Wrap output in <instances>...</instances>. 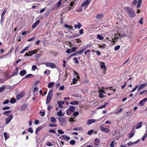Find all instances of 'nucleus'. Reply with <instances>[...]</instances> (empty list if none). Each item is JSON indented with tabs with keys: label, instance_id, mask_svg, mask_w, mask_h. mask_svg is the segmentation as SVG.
<instances>
[{
	"label": "nucleus",
	"instance_id": "39",
	"mask_svg": "<svg viewBox=\"0 0 147 147\" xmlns=\"http://www.w3.org/2000/svg\"><path fill=\"white\" fill-rule=\"evenodd\" d=\"M82 7L81 6L78 9L76 10V11L80 13L82 11Z\"/></svg>",
	"mask_w": 147,
	"mask_h": 147
},
{
	"label": "nucleus",
	"instance_id": "50",
	"mask_svg": "<svg viewBox=\"0 0 147 147\" xmlns=\"http://www.w3.org/2000/svg\"><path fill=\"white\" fill-rule=\"evenodd\" d=\"M3 135L5 140L8 138V137H7V134L6 132H5L3 133Z\"/></svg>",
	"mask_w": 147,
	"mask_h": 147
},
{
	"label": "nucleus",
	"instance_id": "55",
	"mask_svg": "<svg viewBox=\"0 0 147 147\" xmlns=\"http://www.w3.org/2000/svg\"><path fill=\"white\" fill-rule=\"evenodd\" d=\"M28 131L31 133H32L33 132L32 129L31 127H30L28 128Z\"/></svg>",
	"mask_w": 147,
	"mask_h": 147
},
{
	"label": "nucleus",
	"instance_id": "10",
	"mask_svg": "<svg viewBox=\"0 0 147 147\" xmlns=\"http://www.w3.org/2000/svg\"><path fill=\"white\" fill-rule=\"evenodd\" d=\"M96 121V120L95 119H89L87 121V125H90L92 123L95 122Z\"/></svg>",
	"mask_w": 147,
	"mask_h": 147
},
{
	"label": "nucleus",
	"instance_id": "35",
	"mask_svg": "<svg viewBox=\"0 0 147 147\" xmlns=\"http://www.w3.org/2000/svg\"><path fill=\"white\" fill-rule=\"evenodd\" d=\"M56 121L55 118L54 117H51V121L53 123H55Z\"/></svg>",
	"mask_w": 147,
	"mask_h": 147
},
{
	"label": "nucleus",
	"instance_id": "30",
	"mask_svg": "<svg viewBox=\"0 0 147 147\" xmlns=\"http://www.w3.org/2000/svg\"><path fill=\"white\" fill-rule=\"evenodd\" d=\"M16 100L15 98H12L10 100V102L12 104H14L16 102Z\"/></svg>",
	"mask_w": 147,
	"mask_h": 147
},
{
	"label": "nucleus",
	"instance_id": "41",
	"mask_svg": "<svg viewBox=\"0 0 147 147\" xmlns=\"http://www.w3.org/2000/svg\"><path fill=\"white\" fill-rule=\"evenodd\" d=\"M57 104L58 105L59 107L61 108L63 107V106L62 104L61 103L60 101H59L57 102Z\"/></svg>",
	"mask_w": 147,
	"mask_h": 147
},
{
	"label": "nucleus",
	"instance_id": "64",
	"mask_svg": "<svg viewBox=\"0 0 147 147\" xmlns=\"http://www.w3.org/2000/svg\"><path fill=\"white\" fill-rule=\"evenodd\" d=\"M49 132L52 133L53 134H55L56 133V131L53 129H50L49 131Z\"/></svg>",
	"mask_w": 147,
	"mask_h": 147
},
{
	"label": "nucleus",
	"instance_id": "15",
	"mask_svg": "<svg viewBox=\"0 0 147 147\" xmlns=\"http://www.w3.org/2000/svg\"><path fill=\"white\" fill-rule=\"evenodd\" d=\"M100 67L102 68L105 71L107 69L104 63L102 62L101 63Z\"/></svg>",
	"mask_w": 147,
	"mask_h": 147
},
{
	"label": "nucleus",
	"instance_id": "49",
	"mask_svg": "<svg viewBox=\"0 0 147 147\" xmlns=\"http://www.w3.org/2000/svg\"><path fill=\"white\" fill-rule=\"evenodd\" d=\"M120 47V46L119 45L116 46L114 48V50L115 51H117L119 49Z\"/></svg>",
	"mask_w": 147,
	"mask_h": 147
},
{
	"label": "nucleus",
	"instance_id": "57",
	"mask_svg": "<svg viewBox=\"0 0 147 147\" xmlns=\"http://www.w3.org/2000/svg\"><path fill=\"white\" fill-rule=\"evenodd\" d=\"M77 79L75 78H73V83L75 84L76 83V82L77 81Z\"/></svg>",
	"mask_w": 147,
	"mask_h": 147
},
{
	"label": "nucleus",
	"instance_id": "59",
	"mask_svg": "<svg viewBox=\"0 0 147 147\" xmlns=\"http://www.w3.org/2000/svg\"><path fill=\"white\" fill-rule=\"evenodd\" d=\"M58 132L61 134H63L64 133V132L62 131L61 130H58L57 131Z\"/></svg>",
	"mask_w": 147,
	"mask_h": 147
},
{
	"label": "nucleus",
	"instance_id": "31",
	"mask_svg": "<svg viewBox=\"0 0 147 147\" xmlns=\"http://www.w3.org/2000/svg\"><path fill=\"white\" fill-rule=\"evenodd\" d=\"M94 141L95 142V145L96 146H98V145L100 142L98 138H96L94 140Z\"/></svg>",
	"mask_w": 147,
	"mask_h": 147
},
{
	"label": "nucleus",
	"instance_id": "63",
	"mask_svg": "<svg viewBox=\"0 0 147 147\" xmlns=\"http://www.w3.org/2000/svg\"><path fill=\"white\" fill-rule=\"evenodd\" d=\"M99 97L101 98H102L105 97L104 95H103L102 92L100 93L99 94Z\"/></svg>",
	"mask_w": 147,
	"mask_h": 147
},
{
	"label": "nucleus",
	"instance_id": "44",
	"mask_svg": "<svg viewBox=\"0 0 147 147\" xmlns=\"http://www.w3.org/2000/svg\"><path fill=\"white\" fill-rule=\"evenodd\" d=\"M134 133L133 132H130L129 134V138H132V137L133 136H134Z\"/></svg>",
	"mask_w": 147,
	"mask_h": 147
},
{
	"label": "nucleus",
	"instance_id": "1",
	"mask_svg": "<svg viewBox=\"0 0 147 147\" xmlns=\"http://www.w3.org/2000/svg\"><path fill=\"white\" fill-rule=\"evenodd\" d=\"M126 11L130 18H133L136 16V13L134 10L131 8L127 7H125Z\"/></svg>",
	"mask_w": 147,
	"mask_h": 147
},
{
	"label": "nucleus",
	"instance_id": "20",
	"mask_svg": "<svg viewBox=\"0 0 147 147\" xmlns=\"http://www.w3.org/2000/svg\"><path fill=\"white\" fill-rule=\"evenodd\" d=\"M108 104L109 103L108 102H106L103 105H102L98 107L97 108V109H98L104 108L106 107L107 105H108Z\"/></svg>",
	"mask_w": 147,
	"mask_h": 147
},
{
	"label": "nucleus",
	"instance_id": "42",
	"mask_svg": "<svg viewBox=\"0 0 147 147\" xmlns=\"http://www.w3.org/2000/svg\"><path fill=\"white\" fill-rule=\"evenodd\" d=\"M76 142V141L75 140H71L70 141L69 143L71 145H74L75 144Z\"/></svg>",
	"mask_w": 147,
	"mask_h": 147
},
{
	"label": "nucleus",
	"instance_id": "51",
	"mask_svg": "<svg viewBox=\"0 0 147 147\" xmlns=\"http://www.w3.org/2000/svg\"><path fill=\"white\" fill-rule=\"evenodd\" d=\"M76 0H74L73 1H72L70 4V6L71 7H72L74 5L75 3L76 2L75 1Z\"/></svg>",
	"mask_w": 147,
	"mask_h": 147
},
{
	"label": "nucleus",
	"instance_id": "3",
	"mask_svg": "<svg viewBox=\"0 0 147 147\" xmlns=\"http://www.w3.org/2000/svg\"><path fill=\"white\" fill-rule=\"evenodd\" d=\"M7 10V8H5L4 11L2 12L1 14V23H2V21L4 20L5 15Z\"/></svg>",
	"mask_w": 147,
	"mask_h": 147
},
{
	"label": "nucleus",
	"instance_id": "32",
	"mask_svg": "<svg viewBox=\"0 0 147 147\" xmlns=\"http://www.w3.org/2000/svg\"><path fill=\"white\" fill-rule=\"evenodd\" d=\"M97 38L100 40H102L104 39L103 37L100 34H98L97 35Z\"/></svg>",
	"mask_w": 147,
	"mask_h": 147
},
{
	"label": "nucleus",
	"instance_id": "26",
	"mask_svg": "<svg viewBox=\"0 0 147 147\" xmlns=\"http://www.w3.org/2000/svg\"><path fill=\"white\" fill-rule=\"evenodd\" d=\"M54 83L53 82H50L48 85V87L49 88H51L54 85Z\"/></svg>",
	"mask_w": 147,
	"mask_h": 147
},
{
	"label": "nucleus",
	"instance_id": "37",
	"mask_svg": "<svg viewBox=\"0 0 147 147\" xmlns=\"http://www.w3.org/2000/svg\"><path fill=\"white\" fill-rule=\"evenodd\" d=\"M138 142V141H136L134 142H132L130 141L128 143V145L129 146H130L131 145L133 144H135L137 143Z\"/></svg>",
	"mask_w": 147,
	"mask_h": 147
},
{
	"label": "nucleus",
	"instance_id": "61",
	"mask_svg": "<svg viewBox=\"0 0 147 147\" xmlns=\"http://www.w3.org/2000/svg\"><path fill=\"white\" fill-rule=\"evenodd\" d=\"M35 37H34L29 38L27 40V41L28 42L31 41H32L34 40L35 39Z\"/></svg>",
	"mask_w": 147,
	"mask_h": 147
},
{
	"label": "nucleus",
	"instance_id": "58",
	"mask_svg": "<svg viewBox=\"0 0 147 147\" xmlns=\"http://www.w3.org/2000/svg\"><path fill=\"white\" fill-rule=\"evenodd\" d=\"M57 125L56 124L50 123L49 124V126L51 127H56L57 126Z\"/></svg>",
	"mask_w": 147,
	"mask_h": 147
},
{
	"label": "nucleus",
	"instance_id": "60",
	"mask_svg": "<svg viewBox=\"0 0 147 147\" xmlns=\"http://www.w3.org/2000/svg\"><path fill=\"white\" fill-rule=\"evenodd\" d=\"M30 32H29L28 31H25L23 32L22 33V35H24L25 34H29L30 33Z\"/></svg>",
	"mask_w": 147,
	"mask_h": 147
},
{
	"label": "nucleus",
	"instance_id": "18",
	"mask_svg": "<svg viewBox=\"0 0 147 147\" xmlns=\"http://www.w3.org/2000/svg\"><path fill=\"white\" fill-rule=\"evenodd\" d=\"M38 88L35 87L33 91V95H35L38 94Z\"/></svg>",
	"mask_w": 147,
	"mask_h": 147
},
{
	"label": "nucleus",
	"instance_id": "24",
	"mask_svg": "<svg viewBox=\"0 0 147 147\" xmlns=\"http://www.w3.org/2000/svg\"><path fill=\"white\" fill-rule=\"evenodd\" d=\"M27 107V105L26 104H24L22 105L21 108L20 110L22 111L24 110Z\"/></svg>",
	"mask_w": 147,
	"mask_h": 147
},
{
	"label": "nucleus",
	"instance_id": "43",
	"mask_svg": "<svg viewBox=\"0 0 147 147\" xmlns=\"http://www.w3.org/2000/svg\"><path fill=\"white\" fill-rule=\"evenodd\" d=\"M123 108H121L117 112L115 113V114H118L122 112V111H123Z\"/></svg>",
	"mask_w": 147,
	"mask_h": 147
},
{
	"label": "nucleus",
	"instance_id": "21",
	"mask_svg": "<svg viewBox=\"0 0 147 147\" xmlns=\"http://www.w3.org/2000/svg\"><path fill=\"white\" fill-rule=\"evenodd\" d=\"M69 108L68 109L71 112H73L74 111L75 109V107L72 106H69Z\"/></svg>",
	"mask_w": 147,
	"mask_h": 147
},
{
	"label": "nucleus",
	"instance_id": "16",
	"mask_svg": "<svg viewBox=\"0 0 147 147\" xmlns=\"http://www.w3.org/2000/svg\"><path fill=\"white\" fill-rule=\"evenodd\" d=\"M103 17V15L102 14H99L96 16L95 18L96 19L100 20Z\"/></svg>",
	"mask_w": 147,
	"mask_h": 147
},
{
	"label": "nucleus",
	"instance_id": "45",
	"mask_svg": "<svg viewBox=\"0 0 147 147\" xmlns=\"http://www.w3.org/2000/svg\"><path fill=\"white\" fill-rule=\"evenodd\" d=\"M79 114V113L78 111L75 112L73 114V115L75 116H77Z\"/></svg>",
	"mask_w": 147,
	"mask_h": 147
},
{
	"label": "nucleus",
	"instance_id": "5",
	"mask_svg": "<svg viewBox=\"0 0 147 147\" xmlns=\"http://www.w3.org/2000/svg\"><path fill=\"white\" fill-rule=\"evenodd\" d=\"M45 65L47 67H50L52 68H54L56 67L55 65L53 63H45Z\"/></svg>",
	"mask_w": 147,
	"mask_h": 147
},
{
	"label": "nucleus",
	"instance_id": "53",
	"mask_svg": "<svg viewBox=\"0 0 147 147\" xmlns=\"http://www.w3.org/2000/svg\"><path fill=\"white\" fill-rule=\"evenodd\" d=\"M147 136V134L145 133L144 135L143 136L142 138V141H144L145 140V139L146 137Z\"/></svg>",
	"mask_w": 147,
	"mask_h": 147
},
{
	"label": "nucleus",
	"instance_id": "27",
	"mask_svg": "<svg viewBox=\"0 0 147 147\" xmlns=\"http://www.w3.org/2000/svg\"><path fill=\"white\" fill-rule=\"evenodd\" d=\"M142 0H139L138 2V4L137 6V8H140V6L141 4L142 3Z\"/></svg>",
	"mask_w": 147,
	"mask_h": 147
},
{
	"label": "nucleus",
	"instance_id": "7",
	"mask_svg": "<svg viewBox=\"0 0 147 147\" xmlns=\"http://www.w3.org/2000/svg\"><path fill=\"white\" fill-rule=\"evenodd\" d=\"M59 138L62 140H66L67 141L70 139V138L69 137L65 135H62Z\"/></svg>",
	"mask_w": 147,
	"mask_h": 147
},
{
	"label": "nucleus",
	"instance_id": "11",
	"mask_svg": "<svg viewBox=\"0 0 147 147\" xmlns=\"http://www.w3.org/2000/svg\"><path fill=\"white\" fill-rule=\"evenodd\" d=\"M147 85V83H144L141 84L138 88V91H139L142 89L143 88Z\"/></svg>",
	"mask_w": 147,
	"mask_h": 147
},
{
	"label": "nucleus",
	"instance_id": "25",
	"mask_svg": "<svg viewBox=\"0 0 147 147\" xmlns=\"http://www.w3.org/2000/svg\"><path fill=\"white\" fill-rule=\"evenodd\" d=\"M6 86L5 85H3L0 88V93L3 92L5 89Z\"/></svg>",
	"mask_w": 147,
	"mask_h": 147
},
{
	"label": "nucleus",
	"instance_id": "28",
	"mask_svg": "<svg viewBox=\"0 0 147 147\" xmlns=\"http://www.w3.org/2000/svg\"><path fill=\"white\" fill-rule=\"evenodd\" d=\"M79 103V102L78 101H74L71 102L70 103V104L71 105H77Z\"/></svg>",
	"mask_w": 147,
	"mask_h": 147
},
{
	"label": "nucleus",
	"instance_id": "48",
	"mask_svg": "<svg viewBox=\"0 0 147 147\" xmlns=\"http://www.w3.org/2000/svg\"><path fill=\"white\" fill-rule=\"evenodd\" d=\"M106 46V45L105 44H103L102 45H99V47L101 48H104Z\"/></svg>",
	"mask_w": 147,
	"mask_h": 147
},
{
	"label": "nucleus",
	"instance_id": "23",
	"mask_svg": "<svg viewBox=\"0 0 147 147\" xmlns=\"http://www.w3.org/2000/svg\"><path fill=\"white\" fill-rule=\"evenodd\" d=\"M81 26V24L80 23H78V24H76L74 26V27L76 29V28L80 29V28Z\"/></svg>",
	"mask_w": 147,
	"mask_h": 147
},
{
	"label": "nucleus",
	"instance_id": "22",
	"mask_svg": "<svg viewBox=\"0 0 147 147\" xmlns=\"http://www.w3.org/2000/svg\"><path fill=\"white\" fill-rule=\"evenodd\" d=\"M57 115L59 117H62L63 116V114L61 112V110H60L57 113Z\"/></svg>",
	"mask_w": 147,
	"mask_h": 147
},
{
	"label": "nucleus",
	"instance_id": "40",
	"mask_svg": "<svg viewBox=\"0 0 147 147\" xmlns=\"http://www.w3.org/2000/svg\"><path fill=\"white\" fill-rule=\"evenodd\" d=\"M33 75L31 74H28L26 75L24 77V78H30Z\"/></svg>",
	"mask_w": 147,
	"mask_h": 147
},
{
	"label": "nucleus",
	"instance_id": "6",
	"mask_svg": "<svg viewBox=\"0 0 147 147\" xmlns=\"http://www.w3.org/2000/svg\"><path fill=\"white\" fill-rule=\"evenodd\" d=\"M147 101V98H145L141 100L139 102V105L141 106L142 107L145 103Z\"/></svg>",
	"mask_w": 147,
	"mask_h": 147
},
{
	"label": "nucleus",
	"instance_id": "9",
	"mask_svg": "<svg viewBox=\"0 0 147 147\" xmlns=\"http://www.w3.org/2000/svg\"><path fill=\"white\" fill-rule=\"evenodd\" d=\"M24 95V92H21L18 94L16 96V97L17 100H19L21 97L23 96Z\"/></svg>",
	"mask_w": 147,
	"mask_h": 147
},
{
	"label": "nucleus",
	"instance_id": "56",
	"mask_svg": "<svg viewBox=\"0 0 147 147\" xmlns=\"http://www.w3.org/2000/svg\"><path fill=\"white\" fill-rule=\"evenodd\" d=\"M76 47H72L71 48V52H74L76 51Z\"/></svg>",
	"mask_w": 147,
	"mask_h": 147
},
{
	"label": "nucleus",
	"instance_id": "14",
	"mask_svg": "<svg viewBox=\"0 0 147 147\" xmlns=\"http://www.w3.org/2000/svg\"><path fill=\"white\" fill-rule=\"evenodd\" d=\"M26 74V71L25 70H22L20 71V75L22 76H24Z\"/></svg>",
	"mask_w": 147,
	"mask_h": 147
},
{
	"label": "nucleus",
	"instance_id": "12",
	"mask_svg": "<svg viewBox=\"0 0 147 147\" xmlns=\"http://www.w3.org/2000/svg\"><path fill=\"white\" fill-rule=\"evenodd\" d=\"M52 96L50 95H47L46 101V103L47 104H48L51 101L52 99Z\"/></svg>",
	"mask_w": 147,
	"mask_h": 147
},
{
	"label": "nucleus",
	"instance_id": "54",
	"mask_svg": "<svg viewBox=\"0 0 147 147\" xmlns=\"http://www.w3.org/2000/svg\"><path fill=\"white\" fill-rule=\"evenodd\" d=\"M71 112L68 109L66 111V113L67 115H71Z\"/></svg>",
	"mask_w": 147,
	"mask_h": 147
},
{
	"label": "nucleus",
	"instance_id": "47",
	"mask_svg": "<svg viewBox=\"0 0 147 147\" xmlns=\"http://www.w3.org/2000/svg\"><path fill=\"white\" fill-rule=\"evenodd\" d=\"M36 69H37V66H36V65H33L32 66V71H34Z\"/></svg>",
	"mask_w": 147,
	"mask_h": 147
},
{
	"label": "nucleus",
	"instance_id": "34",
	"mask_svg": "<svg viewBox=\"0 0 147 147\" xmlns=\"http://www.w3.org/2000/svg\"><path fill=\"white\" fill-rule=\"evenodd\" d=\"M116 143L115 142V141H113L110 144V147H114L115 145L116 144Z\"/></svg>",
	"mask_w": 147,
	"mask_h": 147
},
{
	"label": "nucleus",
	"instance_id": "17",
	"mask_svg": "<svg viewBox=\"0 0 147 147\" xmlns=\"http://www.w3.org/2000/svg\"><path fill=\"white\" fill-rule=\"evenodd\" d=\"M142 122H139L137 125L135 126L136 129H138L142 127Z\"/></svg>",
	"mask_w": 147,
	"mask_h": 147
},
{
	"label": "nucleus",
	"instance_id": "29",
	"mask_svg": "<svg viewBox=\"0 0 147 147\" xmlns=\"http://www.w3.org/2000/svg\"><path fill=\"white\" fill-rule=\"evenodd\" d=\"M11 112V110H9L5 111L3 113V115H5L7 116H9V113Z\"/></svg>",
	"mask_w": 147,
	"mask_h": 147
},
{
	"label": "nucleus",
	"instance_id": "13",
	"mask_svg": "<svg viewBox=\"0 0 147 147\" xmlns=\"http://www.w3.org/2000/svg\"><path fill=\"white\" fill-rule=\"evenodd\" d=\"M40 22V20H37V21L32 25V28H35L37 26V25L39 24Z\"/></svg>",
	"mask_w": 147,
	"mask_h": 147
},
{
	"label": "nucleus",
	"instance_id": "4",
	"mask_svg": "<svg viewBox=\"0 0 147 147\" xmlns=\"http://www.w3.org/2000/svg\"><path fill=\"white\" fill-rule=\"evenodd\" d=\"M13 118V115L11 114L10 115H9V117H6L5 118L6 120V124H7L9 123L11 120Z\"/></svg>",
	"mask_w": 147,
	"mask_h": 147
},
{
	"label": "nucleus",
	"instance_id": "8",
	"mask_svg": "<svg viewBox=\"0 0 147 147\" xmlns=\"http://www.w3.org/2000/svg\"><path fill=\"white\" fill-rule=\"evenodd\" d=\"M100 129L101 131H102L105 133H108L109 132L110 130L109 129L107 128H104L103 126H101L100 127Z\"/></svg>",
	"mask_w": 147,
	"mask_h": 147
},
{
	"label": "nucleus",
	"instance_id": "52",
	"mask_svg": "<svg viewBox=\"0 0 147 147\" xmlns=\"http://www.w3.org/2000/svg\"><path fill=\"white\" fill-rule=\"evenodd\" d=\"M73 59L75 63L78 64L79 63V61L77 60V57H74Z\"/></svg>",
	"mask_w": 147,
	"mask_h": 147
},
{
	"label": "nucleus",
	"instance_id": "2",
	"mask_svg": "<svg viewBox=\"0 0 147 147\" xmlns=\"http://www.w3.org/2000/svg\"><path fill=\"white\" fill-rule=\"evenodd\" d=\"M91 2V1L86 0L81 5L82 7H84V10H85L87 8Z\"/></svg>",
	"mask_w": 147,
	"mask_h": 147
},
{
	"label": "nucleus",
	"instance_id": "19",
	"mask_svg": "<svg viewBox=\"0 0 147 147\" xmlns=\"http://www.w3.org/2000/svg\"><path fill=\"white\" fill-rule=\"evenodd\" d=\"M59 121L60 122L63 123L66 122L65 119L63 117H59Z\"/></svg>",
	"mask_w": 147,
	"mask_h": 147
},
{
	"label": "nucleus",
	"instance_id": "36",
	"mask_svg": "<svg viewBox=\"0 0 147 147\" xmlns=\"http://www.w3.org/2000/svg\"><path fill=\"white\" fill-rule=\"evenodd\" d=\"M42 128V127H37L35 131V134H36L38 133L41 130Z\"/></svg>",
	"mask_w": 147,
	"mask_h": 147
},
{
	"label": "nucleus",
	"instance_id": "46",
	"mask_svg": "<svg viewBox=\"0 0 147 147\" xmlns=\"http://www.w3.org/2000/svg\"><path fill=\"white\" fill-rule=\"evenodd\" d=\"M94 132V130H90L87 132V134L88 135H91Z\"/></svg>",
	"mask_w": 147,
	"mask_h": 147
},
{
	"label": "nucleus",
	"instance_id": "38",
	"mask_svg": "<svg viewBox=\"0 0 147 147\" xmlns=\"http://www.w3.org/2000/svg\"><path fill=\"white\" fill-rule=\"evenodd\" d=\"M50 71L48 70H46L44 72V74H46V75H48L50 74Z\"/></svg>",
	"mask_w": 147,
	"mask_h": 147
},
{
	"label": "nucleus",
	"instance_id": "62",
	"mask_svg": "<svg viewBox=\"0 0 147 147\" xmlns=\"http://www.w3.org/2000/svg\"><path fill=\"white\" fill-rule=\"evenodd\" d=\"M76 43H79L80 42L82 41L79 38L76 39Z\"/></svg>",
	"mask_w": 147,
	"mask_h": 147
},
{
	"label": "nucleus",
	"instance_id": "33",
	"mask_svg": "<svg viewBox=\"0 0 147 147\" xmlns=\"http://www.w3.org/2000/svg\"><path fill=\"white\" fill-rule=\"evenodd\" d=\"M34 51H28V53L29 54L30 56H31L32 55L36 54V52H34Z\"/></svg>",
	"mask_w": 147,
	"mask_h": 147
}]
</instances>
